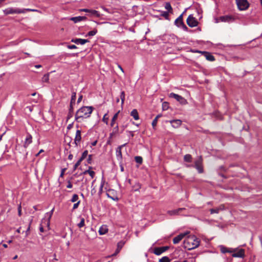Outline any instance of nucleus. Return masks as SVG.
Here are the masks:
<instances>
[{
	"label": "nucleus",
	"mask_w": 262,
	"mask_h": 262,
	"mask_svg": "<svg viewBox=\"0 0 262 262\" xmlns=\"http://www.w3.org/2000/svg\"><path fill=\"white\" fill-rule=\"evenodd\" d=\"M232 256L234 257H241L243 258L245 256V250L243 249H241L238 251H236L234 252H232Z\"/></svg>",
	"instance_id": "obj_11"
},
{
	"label": "nucleus",
	"mask_w": 262,
	"mask_h": 262,
	"mask_svg": "<svg viewBox=\"0 0 262 262\" xmlns=\"http://www.w3.org/2000/svg\"><path fill=\"white\" fill-rule=\"evenodd\" d=\"M73 158V156L72 155H70L68 157V158L70 159V160H72Z\"/></svg>",
	"instance_id": "obj_63"
},
{
	"label": "nucleus",
	"mask_w": 262,
	"mask_h": 262,
	"mask_svg": "<svg viewBox=\"0 0 262 262\" xmlns=\"http://www.w3.org/2000/svg\"><path fill=\"white\" fill-rule=\"evenodd\" d=\"M53 211H54V208L52 209V210L50 212H47L46 213V215L47 216L49 217V219L48 220V221H47V225L48 226H49V224H50V220L53 214Z\"/></svg>",
	"instance_id": "obj_28"
},
{
	"label": "nucleus",
	"mask_w": 262,
	"mask_h": 262,
	"mask_svg": "<svg viewBox=\"0 0 262 262\" xmlns=\"http://www.w3.org/2000/svg\"><path fill=\"white\" fill-rule=\"evenodd\" d=\"M128 133H129L130 136L132 137H134V133H133V132H132V131H128Z\"/></svg>",
	"instance_id": "obj_57"
},
{
	"label": "nucleus",
	"mask_w": 262,
	"mask_h": 262,
	"mask_svg": "<svg viewBox=\"0 0 262 262\" xmlns=\"http://www.w3.org/2000/svg\"><path fill=\"white\" fill-rule=\"evenodd\" d=\"M108 117L107 116V114H105L102 118V121L105 123L106 124H108Z\"/></svg>",
	"instance_id": "obj_38"
},
{
	"label": "nucleus",
	"mask_w": 262,
	"mask_h": 262,
	"mask_svg": "<svg viewBox=\"0 0 262 262\" xmlns=\"http://www.w3.org/2000/svg\"><path fill=\"white\" fill-rule=\"evenodd\" d=\"M73 123H71V124H69L68 125V126H67V129H69V130L71 129L72 128V127H73Z\"/></svg>",
	"instance_id": "obj_51"
},
{
	"label": "nucleus",
	"mask_w": 262,
	"mask_h": 262,
	"mask_svg": "<svg viewBox=\"0 0 262 262\" xmlns=\"http://www.w3.org/2000/svg\"><path fill=\"white\" fill-rule=\"evenodd\" d=\"M78 199H79L78 195L76 194H74V195H73L72 198L71 200V201L72 202H76L77 201H78Z\"/></svg>",
	"instance_id": "obj_36"
},
{
	"label": "nucleus",
	"mask_w": 262,
	"mask_h": 262,
	"mask_svg": "<svg viewBox=\"0 0 262 262\" xmlns=\"http://www.w3.org/2000/svg\"><path fill=\"white\" fill-rule=\"evenodd\" d=\"M186 235L185 233H181L178 236L174 237L173 239V243L174 244L179 243Z\"/></svg>",
	"instance_id": "obj_18"
},
{
	"label": "nucleus",
	"mask_w": 262,
	"mask_h": 262,
	"mask_svg": "<svg viewBox=\"0 0 262 262\" xmlns=\"http://www.w3.org/2000/svg\"><path fill=\"white\" fill-rule=\"evenodd\" d=\"M118 67L120 69V70H121L123 73H124L123 69H122V68L121 67V66L120 64H118Z\"/></svg>",
	"instance_id": "obj_58"
},
{
	"label": "nucleus",
	"mask_w": 262,
	"mask_h": 262,
	"mask_svg": "<svg viewBox=\"0 0 262 262\" xmlns=\"http://www.w3.org/2000/svg\"><path fill=\"white\" fill-rule=\"evenodd\" d=\"M204 54L206 57V58L209 61H213L214 60V57L209 53L204 52Z\"/></svg>",
	"instance_id": "obj_26"
},
{
	"label": "nucleus",
	"mask_w": 262,
	"mask_h": 262,
	"mask_svg": "<svg viewBox=\"0 0 262 262\" xmlns=\"http://www.w3.org/2000/svg\"><path fill=\"white\" fill-rule=\"evenodd\" d=\"M80 11L88 12L90 13L91 16H96L97 17L100 16V13L98 11L95 10H91L88 9H81L80 10Z\"/></svg>",
	"instance_id": "obj_10"
},
{
	"label": "nucleus",
	"mask_w": 262,
	"mask_h": 262,
	"mask_svg": "<svg viewBox=\"0 0 262 262\" xmlns=\"http://www.w3.org/2000/svg\"><path fill=\"white\" fill-rule=\"evenodd\" d=\"M119 111H118L117 113H116L113 116V117L112 118V120H111V126L112 127L114 126V124H115V121H116V120L117 119V118H118V114L119 113Z\"/></svg>",
	"instance_id": "obj_27"
},
{
	"label": "nucleus",
	"mask_w": 262,
	"mask_h": 262,
	"mask_svg": "<svg viewBox=\"0 0 262 262\" xmlns=\"http://www.w3.org/2000/svg\"><path fill=\"white\" fill-rule=\"evenodd\" d=\"M169 247L168 246L157 247L155 248L154 253L157 255H159L161 254L164 252L166 251L168 249Z\"/></svg>",
	"instance_id": "obj_9"
},
{
	"label": "nucleus",
	"mask_w": 262,
	"mask_h": 262,
	"mask_svg": "<svg viewBox=\"0 0 262 262\" xmlns=\"http://www.w3.org/2000/svg\"><path fill=\"white\" fill-rule=\"evenodd\" d=\"M72 187H73L72 184L71 183V182L70 181H69L68 184L67 186V187L68 188H72Z\"/></svg>",
	"instance_id": "obj_50"
},
{
	"label": "nucleus",
	"mask_w": 262,
	"mask_h": 262,
	"mask_svg": "<svg viewBox=\"0 0 262 262\" xmlns=\"http://www.w3.org/2000/svg\"><path fill=\"white\" fill-rule=\"evenodd\" d=\"M140 188H141V186H140V184H138V185H137V188L135 189V191L138 190Z\"/></svg>",
	"instance_id": "obj_62"
},
{
	"label": "nucleus",
	"mask_w": 262,
	"mask_h": 262,
	"mask_svg": "<svg viewBox=\"0 0 262 262\" xmlns=\"http://www.w3.org/2000/svg\"><path fill=\"white\" fill-rule=\"evenodd\" d=\"M97 32V30L96 29H94L93 30L89 32L88 33L86 34V36H94L95 35H96Z\"/></svg>",
	"instance_id": "obj_32"
},
{
	"label": "nucleus",
	"mask_w": 262,
	"mask_h": 262,
	"mask_svg": "<svg viewBox=\"0 0 262 262\" xmlns=\"http://www.w3.org/2000/svg\"><path fill=\"white\" fill-rule=\"evenodd\" d=\"M23 10H24V13H26L27 11H31V12L38 11L36 9H23Z\"/></svg>",
	"instance_id": "obj_45"
},
{
	"label": "nucleus",
	"mask_w": 262,
	"mask_h": 262,
	"mask_svg": "<svg viewBox=\"0 0 262 262\" xmlns=\"http://www.w3.org/2000/svg\"><path fill=\"white\" fill-rule=\"evenodd\" d=\"M72 117V113L69 112L68 115L67 119H69Z\"/></svg>",
	"instance_id": "obj_53"
},
{
	"label": "nucleus",
	"mask_w": 262,
	"mask_h": 262,
	"mask_svg": "<svg viewBox=\"0 0 262 262\" xmlns=\"http://www.w3.org/2000/svg\"><path fill=\"white\" fill-rule=\"evenodd\" d=\"M76 94L75 92H73L71 100V105H73V104H74L75 103L76 100Z\"/></svg>",
	"instance_id": "obj_30"
},
{
	"label": "nucleus",
	"mask_w": 262,
	"mask_h": 262,
	"mask_svg": "<svg viewBox=\"0 0 262 262\" xmlns=\"http://www.w3.org/2000/svg\"><path fill=\"white\" fill-rule=\"evenodd\" d=\"M82 99V95L79 96V97L78 99V100H77V102L79 103L81 101Z\"/></svg>",
	"instance_id": "obj_54"
},
{
	"label": "nucleus",
	"mask_w": 262,
	"mask_h": 262,
	"mask_svg": "<svg viewBox=\"0 0 262 262\" xmlns=\"http://www.w3.org/2000/svg\"><path fill=\"white\" fill-rule=\"evenodd\" d=\"M108 231V228L106 225L101 226L99 230V233L100 235L105 234Z\"/></svg>",
	"instance_id": "obj_22"
},
{
	"label": "nucleus",
	"mask_w": 262,
	"mask_h": 262,
	"mask_svg": "<svg viewBox=\"0 0 262 262\" xmlns=\"http://www.w3.org/2000/svg\"><path fill=\"white\" fill-rule=\"evenodd\" d=\"M159 262H170V259L168 257L164 256L160 259Z\"/></svg>",
	"instance_id": "obj_37"
},
{
	"label": "nucleus",
	"mask_w": 262,
	"mask_h": 262,
	"mask_svg": "<svg viewBox=\"0 0 262 262\" xmlns=\"http://www.w3.org/2000/svg\"><path fill=\"white\" fill-rule=\"evenodd\" d=\"M239 19V17L238 14L226 15L220 16L218 19V21L216 22H219L220 21L224 23H231Z\"/></svg>",
	"instance_id": "obj_3"
},
{
	"label": "nucleus",
	"mask_w": 262,
	"mask_h": 262,
	"mask_svg": "<svg viewBox=\"0 0 262 262\" xmlns=\"http://www.w3.org/2000/svg\"><path fill=\"white\" fill-rule=\"evenodd\" d=\"M202 160H203L202 157H200L199 159L195 162L194 166V167L198 170V172L200 173L203 172Z\"/></svg>",
	"instance_id": "obj_8"
},
{
	"label": "nucleus",
	"mask_w": 262,
	"mask_h": 262,
	"mask_svg": "<svg viewBox=\"0 0 262 262\" xmlns=\"http://www.w3.org/2000/svg\"><path fill=\"white\" fill-rule=\"evenodd\" d=\"M94 108L92 106H83L79 108L75 115V120L78 122H82L84 118L89 117Z\"/></svg>",
	"instance_id": "obj_1"
},
{
	"label": "nucleus",
	"mask_w": 262,
	"mask_h": 262,
	"mask_svg": "<svg viewBox=\"0 0 262 262\" xmlns=\"http://www.w3.org/2000/svg\"><path fill=\"white\" fill-rule=\"evenodd\" d=\"M165 8L166 10H167L168 11H172V8H171V6L170 5V4L168 3H166L165 4Z\"/></svg>",
	"instance_id": "obj_40"
},
{
	"label": "nucleus",
	"mask_w": 262,
	"mask_h": 262,
	"mask_svg": "<svg viewBox=\"0 0 262 262\" xmlns=\"http://www.w3.org/2000/svg\"><path fill=\"white\" fill-rule=\"evenodd\" d=\"M103 187V184H101L100 187V192H101V191L102 190Z\"/></svg>",
	"instance_id": "obj_61"
},
{
	"label": "nucleus",
	"mask_w": 262,
	"mask_h": 262,
	"mask_svg": "<svg viewBox=\"0 0 262 262\" xmlns=\"http://www.w3.org/2000/svg\"><path fill=\"white\" fill-rule=\"evenodd\" d=\"M80 222L77 224V226L79 228H81L83 227L85 225V220L84 218H80Z\"/></svg>",
	"instance_id": "obj_31"
},
{
	"label": "nucleus",
	"mask_w": 262,
	"mask_h": 262,
	"mask_svg": "<svg viewBox=\"0 0 262 262\" xmlns=\"http://www.w3.org/2000/svg\"><path fill=\"white\" fill-rule=\"evenodd\" d=\"M72 41L77 45H84L85 43L89 42V40L85 39L76 38L73 39Z\"/></svg>",
	"instance_id": "obj_15"
},
{
	"label": "nucleus",
	"mask_w": 262,
	"mask_h": 262,
	"mask_svg": "<svg viewBox=\"0 0 262 262\" xmlns=\"http://www.w3.org/2000/svg\"><path fill=\"white\" fill-rule=\"evenodd\" d=\"M97 141H95L91 143L92 146H94L96 145Z\"/></svg>",
	"instance_id": "obj_56"
},
{
	"label": "nucleus",
	"mask_w": 262,
	"mask_h": 262,
	"mask_svg": "<svg viewBox=\"0 0 262 262\" xmlns=\"http://www.w3.org/2000/svg\"><path fill=\"white\" fill-rule=\"evenodd\" d=\"M3 12L5 15L12 14H20L24 13L23 9L16 8H8L3 10Z\"/></svg>",
	"instance_id": "obj_5"
},
{
	"label": "nucleus",
	"mask_w": 262,
	"mask_h": 262,
	"mask_svg": "<svg viewBox=\"0 0 262 262\" xmlns=\"http://www.w3.org/2000/svg\"><path fill=\"white\" fill-rule=\"evenodd\" d=\"M180 27H182L184 30L187 31L188 28L187 26L184 24V23L181 25Z\"/></svg>",
	"instance_id": "obj_47"
},
{
	"label": "nucleus",
	"mask_w": 262,
	"mask_h": 262,
	"mask_svg": "<svg viewBox=\"0 0 262 262\" xmlns=\"http://www.w3.org/2000/svg\"><path fill=\"white\" fill-rule=\"evenodd\" d=\"M81 139V131L80 130H77L75 138V143L76 145L80 142Z\"/></svg>",
	"instance_id": "obj_21"
},
{
	"label": "nucleus",
	"mask_w": 262,
	"mask_h": 262,
	"mask_svg": "<svg viewBox=\"0 0 262 262\" xmlns=\"http://www.w3.org/2000/svg\"><path fill=\"white\" fill-rule=\"evenodd\" d=\"M192 157L189 154H187L184 156V160L186 162H190L191 161Z\"/></svg>",
	"instance_id": "obj_29"
},
{
	"label": "nucleus",
	"mask_w": 262,
	"mask_h": 262,
	"mask_svg": "<svg viewBox=\"0 0 262 262\" xmlns=\"http://www.w3.org/2000/svg\"><path fill=\"white\" fill-rule=\"evenodd\" d=\"M166 106H167V103L164 102V103H163V107H165Z\"/></svg>",
	"instance_id": "obj_64"
},
{
	"label": "nucleus",
	"mask_w": 262,
	"mask_h": 262,
	"mask_svg": "<svg viewBox=\"0 0 262 262\" xmlns=\"http://www.w3.org/2000/svg\"><path fill=\"white\" fill-rule=\"evenodd\" d=\"M88 155V151L87 150H85L82 154L81 157L80 158V159H81V161H82L83 159H84L86 156Z\"/></svg>",
	"instance_id": "obj_39"
},
{
	"label": "nucleus",
	"mask_w": 262,
	"mask_h": 262,
	"mask_svg": "<svg viewBox=\"0 0 262 262\" xmlns=\"http://www.w3.org/2000/svg\"><path fill=\"white\" fill-rule=\"evenodd\" d=\"M169 97L174 98L182 104H186L187 103V100L184 98L173 93H170Z\"/></svg>",
	"instance_id": "obj_6"
},
{
	"label": "nucleus",
	"mask_w": 262,
	"mask_h": 262,
	"mask_svg": "<svg viewBox=\"0 0 262 262\" xmlns=\"http://www.w3.org/2000/svg\"><path fill=\"white\" fill-rule=\"evenodd\" d=\"M126 144L118 146L116 149V157L118 160H121L122 158L121 148L124 146Z\"/></svg>",
	"instance_id": "obj_17"
},
{
	"label": "nucleus",
	"mask_w": 262,
	"mask_h": 262,
	"mask_svg": "<svg viewBox=\"0 0 262 262\" xmlns=\"http://www.w3.org/2000/svg\"><path fill=\"white\" fill-rule=\"evenodd\" d=\"M91 160H92V155H90L89 156V158H88V162L89 163H91Z\"/></svg>",
	"instance_id": "obj_52"
},
{
	"label": "nucleus",
	"mask_w": 262,
	"mask_h": 262,
	"mask_svg": "<svg viewBox=\"0 0 262 262\" xmlns=\"http://www.w3.org/2000/svg\"><path fill=\"white\" fill-rule=\"evenodd\" d=\"M186 21L187 25L190 27H196L198 24V21L192 15L188 16Z\"/></svg>",
	"instance_id": "obj_7"
},
{
	"label": "nucleus",
	"mask_w": 262,
	"mask_h": 262,
	"mask_svg": "<svg viewBox=\"0 0 262 262\" xmlns=\"http://www.w3.org/2000/svg\"><path fill=\"white\" fill-rule=\"evenodd\" d=\"M18 214L19 216H20L21 215V209L20 204L18 206Z\"/></svg>",
	"instance_id": "obj_48"
},
{
	"label": "nucleus",
	"mask_w": 262,
	"mask_h": 262,
	"mask_svg": "<svg viewBox=\"0 0 262 262\" xmlns=\"http://www.w3.org/2000/svg\"><path fill=\"white\" fill-rule=\"evenodd\" d=\"M200 241L195 236L190 235L183 242V247L185 249L191 250L199 247Z\"/></svg>",
	"instance_id": "obj_2"
},
{
	"label": "nucleus",
	"mask_w": 262,
	"mask_h": 262,
	"mask_svg": "<svg viewBox=\"0 0 262 262\" xmlns=\"http://www.w3.org/2000/svg\"><path fill=\"white\" fill-rule=\"evenodd\" d=\"M39 230L40 232H43V228L42 226H40V228H39Z\"/></svg>",
	"instance_id": "obj_60"
},
{
	"label": "nucleus",
	"mask_w": 262,
	"mask_h": 262,
	"mask_svg": "<svg viewBox=\"0 0 262 262\" xmlns=\"http://www.w3.org/2000/svg\"><path fill=\"white\" fill-rule=\"evenodd\" d=\"M68 48L70 49H76L77 47L74 45H69V46H68Z\"/></svg>",
	"instance_id": "obj_49"
},
{
	"label": "nucleus",
	"mask_w": 262,
	"mask_h": 262,
	"mask_svg": "<svg viewBox=\"0 0 262 262\" xmlns=\"http://www.w3.org/2000/svg\"><path fill=\"white\" fill-rule=\"evenodd\" d=\"M86 19V17L85 16H76L70 18V20L73 21L75 23H77L78 22L85 20Z\"/></svg>",
	"instance_id": "obj_20"
},
{
	"label": "nucleus",
	"mask_w": 262,
	"mask_h": 262,
	"mask_svg": "<svg viewBox=\"0 0 262 262\" xmlns=\"http://www.w3.org/2000/svg\"><path fill=\"white\" fill-rule=\"evenodd\" d=\"M49 80V74H47L43 75L42 78V82H48Z\"/></svg>",
	"instance_id": "obj_35"
},
{
	"label": "nucleus",
	"mask_w": 262,
	"mask_h": 262,
	"mask_svg": "<svg viewBox=\"0 0 262 262\" xmlns=\"http://www.w3.org/2000/svg\"><path fill=\"white\" fill-rule=\"evenodd\" d=\"M135 161L137 163H139L140 164H142V163L143 162L142 158L141 157H140V156H136V157H135Z\"/></svg>",
	"instance_id": "obj_34"
},
{
	"label": "nucleus",
	"mask_w": 262,
	"mask_h": 262,
	"mask_svg": "<svg viewBox=\"0 0 262 262\" xmlns=\"http://www.w3.org/2000/svg\"><path fill=\"white\" fill-rule=\"evenodd\" d=\"M125 92L124 91H122L120 94V99L121 100V104L122 105L124 104L125 100Z\"/></svg>",
	"instance_id": "obj_33"
},
{
	"label": "nucleus",
	"mask_w": 262,
	"mask_h": 262,
	"mask_svg": "<svg viewBox=\"0 0 262 262\" xmlns=\"http://www.w3.org/2000/svg\"><path fill=\"white\" fill-rule=\"evenodd\" d=\"M169 122L174 128L179 127L182 124V121L179 119L170 120L169 121Z\"/></svg>",
	"instance_id": "obj_16"
},
{
	"label": "nucleus",
	"mask_w": 262,
	"mask_h": 262,
	"mask_svg": "<svg viewBox=\"0 0 262 262\" xmlns=\"http://www.w3.org/2000/svg\"><path fill=\"white\" fill-rule=\"evenodd\" d=\"M130 115L134 118V119L136 120H138L139 119V116L138 114V112L136 109H134L130 112Z\"/></svg>",
	"instance_id": "obj_24"
},
{
	"label": "nucleus",
	"mask_w": 262,
	"mask_h": 262,
	"mask_svg": "<svg viewBox=\"0 0 262 262\" xmlns=\"http://www.w3.org/2000/svg\"><path fill=\"white\" fill-rule=\"evenodd\" d=\"M124 244V243L123 242H119L117 244L118 250H120L122 247L123 246Z\"/></svg>",
	"instance_id": "obj_41"
},
{
	"label": "nucleus",
	"mask_w": 262,
	"mask_h": 262,
	"mask_svg": "<svg viewBox=\"0 0 262 262\" xmlns=\"http://www.w3.org/2000/svg\"><path fill=\"white\" fill-rule=\"evenodd\" d=\"M238 9L240 11L247 10L249 7L247 0H235Z\"/></svg>",
	"instance_id": "obj_4"
},
{
	"label": "nucleus",
	"mask_w": 262,
	"mask_h": 262,
	"mask_svg": "<svg viewBox=\"0 0 262 262\" xmlns=\"http://www.w3.org/2000/svg\"><path fill=\"white\" fill-rule=\"evenodd\" d=\"M220 250L222 253H232L236 251V249L233 248H228L223 246H220Z\"/></svg>",
	"instance_id": "obj_12"
},
{
	"label": "nucleus",
	"mask_w": 262,
	"mask_h": 262,
	"mask_svg": "<svg viewBox=\"0 0 262 262\" xmlns=\"http://www.w3.org/2000/svg\"><path fill=\"white\" fill-rule=\"evenodd\" d=\"M183 23L182 14L180 15L174 21L175 25L178 27Z\"/></svg>",
	"instance_id": "obj_23"
},
{
	"label": "nucleus",
	"mask_w": 262,
	"mask_h": 262,
	"mask_svg": "<svg viewBox=\"0 0 262 262\" xmlns=\"http://www.w3.org/2000/svg\"><path fill=\"white\" fill-rule=\"evenodd\" d=\"M80 201L77 202V203H75L73 207V209H76L78 207V206L80 204Z\"/></svg>",
	"instance_id": "obj_46"
},
{
	"label": "nucleus",
	"mask_w": 262,
	"mask_h": 262,
	"mask_svg": "<svg viewBox=\"0 0 262 262\" xmlns=\"http://www.w3.org/2000/svg\"><path fill=\"white\" fill-rule=\"evenodd\" d=\"M120 250H118V248H117L116 252L113 255H116L117 254H118Z\"/></svg>",
	"instance_id": "obj_59"
},
{
	"label": "nucleus",
	"mask_w": 262,
	"mask_h": 262,
	"mask_svg": "<svg viewBox=\"0 0 262 262\" xmlns=\"http://www.w3.org/2000/svg\"><path fill=\"white\" fill-rule=\"evenodd\" d=\"M184 209H185V208H179L178 209L172 210H168L167 213L168 215H171V216L176 215L179 214L181 211H182V210H183Z\"/></svg>",
	"instance_id": "obj_14"
},
{
	"label": "nucleus",
	"mask_w": 262,
	"mask_h": 262,
	"mask_svg": "<svg viewBox=\"0 0 262 262\" xmlns=\"http://www.w3.org/2000/svg\"><path fill=\"white\" fill-rule=\"evenodd\" d=\"M81 159H79L76 163L74 165V170H75L77 167L80 164L81 162Z\"/></svg>",
	"instance_id": "obj_44"
},
{
	"label": "nucleus",
	"mask_w": 262,
	"mask_h": 262,
	"mask_svg": "<svg viewBox=\"0 0 262 262\" xmlns=\"http://www.w3.org/2000/svg\"><path fill=\"white\" fill-rule=\"evenodd\" d=\"M92 168L91 167H89V169L88 170H85L83 173L82 174H89L91 178H93L95 176V173L94 171H92V170H91L90 169Z\"/></svg>",
	"instance_id": "obj_25"
},
{
	"label": "nucleus",
	"mask_w": 262,
	"mask_h": 262,
	"mask_svg": "<svg viewBox=\"0 0 262 262\" xmlns=\"http://www.w3.org/2000/svg\"><path fill=\"white\" fill-rule=\"evenodd\" d=\"M32 142V137L30 134H28L24 144V147L27 148Z\"/></svg>",
	"instance_id": "obj_13"
},
{
	"label": "nucleus",
	"mask_w": 262,
	"mask_h": 262,
	"mask_svg": "<svg viewBox=\"0 0 262 262\" xmlns=\"http://www.w3.org/2000/svg\"><path fill=\"white\" fill-rule=\"evenodd\" d=\"M118 133H119L118 125H116L115 127H114L112 134H117Z\"/></svg>",
	"instance_id": "obj_42"
},
{
	"label": "nucleus",
	"mask_w": 262,
	"mask_h": 262,
	"mask_svg": "<svg viewBox=\"0 0 262 262\" xmlns=\"http://www.w3.org/2000/svg\"><path fill=\"white\" fill-rule=\"evenodd\" d=\"M73 105H70V110H69V112H71V113H73Z\"/></svg>",
	"instance_id": "obj_55"
},
{
	"label": "nucleus",
	"mask_w": 262,
	"mask_h": 262,
	"mask_svg": "<svg viewBox=\"0 0 262 262\" xmlns=\"http://www.w3.org/2000/svg\"><path fill=\"white\" fill-rule=\"evenodd\" d=\"M225 207L224 205H221L218 207L214 209H211L210 210V213H219L220 211L224 210Z\"/></svg>",
	"instance_id": "obj_19"
},
{
	"label": "nucleus",
	"mask_w": 262,
	"mask_h": 262,
	"mask_svg": "<svg viewBox=\"0 0 262 262\" xmlns=\"http://www.w3.org/2000/svg\"><path fill=\"white\" fill-rule=\"evenodd\" d=\"M158 122V117H156L152 122V126L154 128L157 124Z\"/></svg>",
	"instance_id": "obj_43"
}]
</instances>
